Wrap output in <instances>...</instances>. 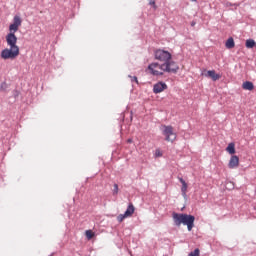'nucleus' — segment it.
<instances>
[{
  "label": "nucleus",
  "mask_w": 256,
  "mask_h": 256,
  "mask_svg": "<svg viewBox=\"0 0 256 256\" xmlns=\"http://www.w3.org/2000/svg\"><path fill=\"white\" fill-rule=\"evenodd\" d=\"M154 57L156 61H160L162 64L154 62L148 65L151 75L159 77L163 75V73H177V71H179V65L172 60L173 56L171 55V52L157 49L154 51Z\"/></svg>",
  "instance_id": "nucleus-1"
},
{
  "label": "nucleus",
  "mask_w": 256,
  "mask_h": 256,
  "mask_svg": "<svg viewBox=\"0 0 256 256\" xmlns=\"http://www.w3.org/2000/svg\"><path fill=\"white\" fill-rule=\"evenodd\" d=\"M6 43L10 48L3 49L1 51L0 57L5 60L17 59V57H19V46H17V36H15V34L13 33H8L6 35Z\"/></svg>",
  "instance_id": "nucleus-2"
},
{
  "label": "nucleus",
  "mask_w": 256,
  "mask_h": 256,
  "mask_svg": "<svg viewBox=\"0 0 256 256\" xmlns=\"http://www.w3.org/2000/svg\"><path fill=\"white\" fill-rule=\"evenodd\" d=\"M172 219L176 227L186 225L188 231H193V227H195V216L193 215L179 214L174 212L172 214Z\"/></svg>",
  "instance_id": "nucleus-3"
},
{
  "label": "nucleus",
  "mask_w": 256,
  "mask_h": 256,
  "mask_svg": "<svg viewBox=\"0 0 256 256\" xmlns=\"http://www.w3.org/2000/svg\"><path fill=\"white\" fill-rule=\"evenodd\" d=\"M163 127V135L166 136V141L173 143L177 139V134L173 132V126H162Z\"/></svg>",
  "instance_id": "nucleus-4"
},
{
  "label": "nucleus",
  "mask_w": 256,
  "mask_h": 256,
  "mask_svg": "<svg viewBox=\"0 0 256 256\" xmlns=\"http://www.w3.org/2000/svg\"><path fill=\"white\" fill-rule=\"evenodd\" d=\"M135 213V206L133 204H129L124 214H120L117 217V221L119 223H122L124 219H127V217H131Z\"/></svg>",
  "instance_id": "nucleus-5"
},
{
  "label": "nucleus",
  "mask_w": 256,
  "mask_h": 256,
  "mask_svg": "<svg viewBox=\"0 0 256 256\" xmlns=\"http://www.w3.org/2000/svg\"><path fill=\"white\" fill-rule=\"evenodd\" d=\"M19 27H21V17L20 16H14L13 23L9 26L10 33H17L19 31Z\"/></svg>",
  "instance_id": "nucleus-6"
},
{
  "label": "nucleus",
  "mask_w": 256,
  "mask_h": 256,
  "mask_svg": "<svg viewBox=\"0 0 256 256\" xmlns=\"http://www.w3.org/2000/svg\"><path fill=\"white\" fill-rule=\"evenodd\" d=\"M165 89H167V84L165 82H158L153 86V93L157 95L159 93H163Z\"/></svg>",
  "instance_id": "nucleus-7"
},
{
  "label": "nucleus",
  "mask_w": 256,
  "mask_h": 256,
  "mask_svg": "<svg viewBox=\"0 0 256 256\" xmlns=\"http://www.w3.org/2000/svg\"><path fill=\"white\" fill-rule=\"evenodd\" d=\"M229 169H237L239 167V156L232 155L229 163H228Z\"/></svg>",
  "instance_id": "nucleus-8"
},
{
  "label": "nucleus",
  "mask_w": 256,
  "mask_h": 256,
  "mask_svg": "<svg viewBox=\"0 0 256 256\" xmlns=\"http://www.w3.org/2000/svg\"><path fill=\"white\" fill-rule=\"evenodd\" d=\"M178 180L182 185L181 187L182 197H184V199H187V187H188L187 182H185V180L181 177H179Z\"/></svg>",
  "instance_id": "nucleus-9"
},
{
  "label": "nucleus",
  "mask_w": 256,
  "mask_h": 256,
  "mask_svg": "<svg viewBox=\"0 0 256 256\" xmlns=\"http://www.w3.org/2000/svg\"><path fill=\"white\" fill-rule=\"evenodd\" d=\"M205 77H209L210 79H212V81H218V79H220L221 76L215 73V70H209L205 74Z\"/></svg>",
  "instance_id": "nucleus-10"
},
{
  "label": "nucleus",
  "mask_w": 256,
  "mask_h": 256,
  "mask_svg": "<svg viewBox=\"0 0 256 256\" xmlns=\"http://www.w3.org/2000/svg\"><path fill=\"white\" fill-rule=\"evenodd\" d=\"M242 88L245 91H253V89H255V86L253 85V82L251 81H246L242 84Z\"/></svg>",
  "instance_id": "nucleus-11"
},
{
  "label": "nucleus",
  "mask_w": 256,
  "mask_h": 256,
  "mask_svg": "<svg viewBox=\"0 0 256 256\" xmlns=\"http://www.w3.org/2000/svg\"><path fill=\"white\" fill-rule=\"evenodd\" d=\"M226 151L230 155H235V143H229L228 146L226 147Z\"/></svg>",
  "instance_id": "nucleus-12"
},
{
  "label": "nucleus",
  "mask_w": 256,
  "mask_h": 256,
  "mask_svg": "<svg viewBox=\"0 0 256 256\" xmlns=\"http://www.w3.org/2000/svg\"><path fill=\"white\" fill-rule=\"evenodd\" d=\"M226 49H233V47H235V40H233L232 37H230L227 41H226Z\"/></svg>",
  "instance_id": "nucleus-13"
},
{
  "label": "nucleus",
  "mask_w": 256,
  "mask_h": 256,
  "mask_svg": "<svg viewBox=\"0 0 256 256\" xmlns=\"http://www.w3.org/2000/svg\"><path fill=\"white\" fill-rule=\"evenodd\" d=\"M254 46H255V40L253 39L246 40L247 49H253Z\"/></svg>",
  "instance_id": "nucleus-14"
},
{
  "label": "nucleus",
  "mask_w": 256,
  "mask_h": 256,
  "mask_svg": "<svg viewBox=\"0 0 256 256\" xmlns=\"http://www.w3.org/2000/svg\"><path fill=\"white\" fill-rule=\"evenodd\" d=\"M200 255V250L199 248H196L194 251L190 252L188 256H199Z\"/></svg>",
  "instance_id": "nucleus-15"
},
{
  "label": "nucleus",
  "mask_w": 256,
  "mask_h": 256,
  "mask_svg": "<svg viewBox=\"0 0 256 256\" xmlns=\"http://www.w3.org/2000/svg\"><path fill=\"white\" fill-rule=\"evenodd\" d=\"M128 77L131 79V82H132V83H137V84L139 83V80H137V76H131V75H129Z\"/></svg>",
  "instance_id": "nucleus-16"
},
{
  "label": "nucleus",
  "mask_w": 256,
  "mask_h": 256,
  "mask_svg": "<svg viewBox=\"0 0 256 256\" xmlns=\"http://www.w3.org/2000/svg\"><path fill=\"white\" fill-rule=\"evenodd\" d=\"M117 193H119V185L114 184L113 195H117Z\"/></svg>",
  "instance_id": "nucleus-17"
},
{
  "label": "nucleus",
  "mask_w": 256,
  "mask_h": 256,
  "mask_svg": "<svg viewBox=\"0 0 256 256\" xmlns=\"http://www.w3.org/2000/svg\"><path fill=\"white\" fill-rule=\"evenodd\" d=\"M86 237H87L88 239H92V238H93V232H91V230H87V231H86Z\"/></svg>",
  "instance_id": "nucleus-18"
},
{
  "label": "nucleus",
  "mask_w": 256,
  "mask_h": 256,
  "mask_svg": "<svg viewBox=\"0 0 256 256\" xmlns=\"http://www.w3.org/2000/svg\"><path fill=\"white\" fill-rule=\"evenodd\" d=\"M7 89V83L3 82L1 85H0V91H6Z\"/></svg>",
  "instance_id": "nucleus-19"
},
{
  "label": "nucleus",
  "mask_w": 256,
  "mask_h": 256,
  "mask_svg": "<svg viewBox=\"0 0 256 256\" xmlns=\"http://www.w3.org/2000/svg\"><path fill=\"white\" fill-rule=\"evenodd\" d=\"M128 143H133V139H128Z\"/></svg>",
  "instance_id": "nucleus-20"
},
{
  "label": "nucleus",
  "mask_w": 256,
  "mask_h": 256,
  "mask_svg": "<svg viewBox=\"0 0 256 256\" xmlns=\"http://www.w3.org/2000/svg\"><path fill=\"white\" fill-rule=\"evenodd\" d=\"M150 5H155V1H153V2H150Z\"/></svg>",
  "instance_id": "nucleus-21"
},
{
  "label": "nucleus",
  "mask_w": 256,
  "mask_h": 256,
  "mask_svg": "<svg viewBox=\"0 0 256 256\" xmlns=\"http://www.w3.org/2000/svg\"><path fill=\"white\" fill-rule=\"evenodd\" d=\"M191 25H192V27H195V22H192Z\"/></svg>",
  "instance_id": "nucleus-22"
},
{
  "label": "nucleus",
  "mask_w": 256,
  "mask_h": 256,
  "mask_svg": "<svg viewBox=\"0 0 256 256\" xmlns=\"http://www.w3.org/2000/svg\"><path fill=\"white\" fill-rule=\"evenodd\" d=\"M160 155H161V154H160L159 152H158V153L156 152V156H157V157H159Z\"/></svg>",
  "instance_id": "nucleus-23"
},
{
  "label": "nucleus",
  "mask_w": 256,
  "mask_h": 256,
  "mask_svg": "<svg viewBox=\"0 0 256 256\" xmlns=\"http://www.w3.org/2000/svg\"><path fill=\"white\" fill-rule=\"evenodd\" d=\"M191 1L195 2V1H197V0H191Z\"/></svg>",
  "instance_id": "nucleus-24"
}]
</instances>
